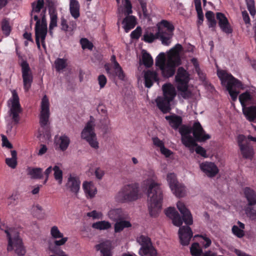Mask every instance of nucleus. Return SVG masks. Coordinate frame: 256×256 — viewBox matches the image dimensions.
<instances>
[{
	"mask_svg": "<svg viewBox=\"0 0 256 256\" xmlns=\"http://www.w3.org/2000/svg\"><path fill=\"white\" fill-rule=\"evenodd\" d=\"M182 142L188 148L196 147V154L203 157L206 156V150L198 145L196 142H204L210 138V135L206 134L200 122H195L192 126L182 125L179 128Z\"/></svg>",
	"mask_w": 256,
	"mask_h": 256,
	"instance_id": "obj_1",
	"label": "nucleus"
},
{
	"mask_svg": "<svg viewBox=\"0 0 256 256\" xmlns=\"http://www.w3.org/2000/svg\"><path fill=\"white\" fill-rule=\"evenodd\" d=\"M148 185V203L150 215L156 217L161 210L163 194L160 184L153 180L146 181Z\"/></svg>",
	"mask_w": 256,
	"mask_h": 256,
	"instance_id": "obj_2",
	"label": "nucleus"
},
{
	"mask_svg": "<svg viewBox=\"0 0 256 256\" xmlns=\"http://www.w3.org/2000/svg\"><path fill=\"white\" fill-rule=\"evenodd\" d=\"M182 50V46L177 44L169 51L166 64L160 68L164 78L172 77L176 72V68L181 64L180 52Z\"/></svg>",
	"mask_w": 256,
	"mask_h": 256,
	"instance_id": "obj_3",
	"label": "nucleus"
},
{
	"mask_svg": "<svg viewBox=\"0 0 256 256\" xmlns=\"http://www.w3.org/2000/svg\"><path fill=\"white\" fill-rule=\"evenodd\" d=\"M0 229L3 230L6 234L8 241L7 250L11 252L14 250L18 256L24 255L26 250L24 246L22 238L19 233L14 228H9L4 224L0 223Z\"/></svg>",
	"mask_w": 256,
	"mask_h": 256,
	"instance_id": "obj_4",
	"label": "nucleus"
},
{
	"mask_svg": "<svg viewBox=\"0 0 256 256\" xmlns=\"http://www.w3.org/2000/svg\"><path fill=\"white\" fill-rule=\"evenodd\" d=\"M176 206L182 217L174 208L170 207L165 210L166 215L172 220V224L177 226H180L183 222L187 225L192 224L193 220L192 214L184 202L178 201Z\"/></svg>",
	"mask_w": 256,
	"mask_h": 256,
	"instance_id": "obj_5",
	"label": "nucleus"
},
{
	"mask_svg": "<svg viewBox=\"0 0 256 256\" xmlns=\"http://www.w3.org/2000/svg\"><path fill=\"white\" fill-rule=\"evenodd\" d=\"M217 75L221 80L222 85L226 86L227 90L233 101H236L238 94V92L234 89V87L244 90V84L238 79L235 78L231 74L225 70H218Z\"/></svg>",
	"mask_w": 256,
	"mask_h": 256,
	"instance_id": "obj_6",
	"label": "nucleus"
},
{
	"mask_svg": "<svg viewBox=\"0 0 256 256\" xmlns=\"http://www.w3.org/2000/svg\"><path fill=\"white\" fill-rule=\"evenodd\" d=\"M139 185L137 183L124 186L116 196V200L119 202L134 201L138 198Z\"/></svg>",
	"mask_w": 256,
	"mask_h": 256,
	"instance_id": "obj_7",
	"label": "nucleus"
},
{
	"mask_svg": "<svg viewBox=\"0 0 256 256\" xmlns=\"http://www.w3.org/2000/svg\"><path fill=\"white\" fill-rule=\"evenodd\" d=\"M50 232L52 237L55 240L53 244H50V250L58 256H68L60 248V246L64 245L68 240V238L64 237L63 234L60 232L57 226H52Z\"/></svg>",
	"mask_w": 256,
	"mask_h": 256,
	"instance_id": "obj_8",
	"label": "nucleus"
},
{
	"mask_svg": "<svg viewBox=\"0 0 256 256\" xmlns=\"http://www.w3.org/2000/svg\"><path fill=\"white\" fill-rule=\"evenodd\" d=\"M94 118L90 116L89 121L82 132L81 138L86 140L91 147L97 149L98 148V142L96 140V134L94 132Z\"/></svg>",
	"mask_w": 256,
	"mask_h": 256,
	"instance_id": "obj_9",
	"label": "nucleus"
},
{
	"mask_svg": "<svg viewBox=\"0 0 256 256\" xmlns=\"http://www.w3.org/2000/svg\"><path fill=\"white\" fill-rule=\"evenodd\" d=\"M137 241L141 245L138 252L141 256H157L156 250L148 237L142 235L138 238Z\"/></svg>",
	"mask_w": 256,
	"mask_h": 256,
	"instance_id": "obj_10",
	"label": "nucleus"
},
{
	"mask_svg": "<svg viewBox=\"0 0 256 256\" xmlns=\"http://www.w3.org/2000/svg\"><path fill=\"white\" fill-rule=\"evenodd\" d=\"M166 180L172 191L176 197L182 198L185 196L186 187L178 181L176 175L174 173L168 174Z\"/></svg>",
	"mask_w": 256,
	"mask_h": 256,
	"instance_id": "obj_11",
	"label": "nucleus"
},
{
	"mask_svg": "<svg viewBox=\"0 0 256 256\" xmlns=\"http://www.w3.org/2000/svg\"><path fill=\"white\" fill-rule=\"evenodd\" d=\"M12 99L10 100L12 102V106L10 110V116L12 117L14 124H18L20 120V114L22 112L19 97L16 91L12 92Z\"/></svg>",
	"mask_w": 256,
	"mask_h": 256,
	"instance_id": "obj_12",
	"label": "nucleus"
},
{
	"mask_svg": "<svg viewBox=\"0 0 256 256\" xmlns=\"http://www.w3.org/2000/svg\"><path fill=\"white\" fill-rule=\"evenodd\" d=\"M20 66L22 68V78L23 80L24 89L28 92L31 88L33 82V75L29 64L26 60H23Z\"/></svg>",
	"mask_w": 256,
	"mask_h": 256,
	"instance_id": "obj_13",
	"label": "nucleus"
},
{
	"mask_svg": "<svg viewBox=\"0 0 256 256\" xmlns=\"http://www.w3.org/2000/svg\"><path fill=\"white\" fill-rule=\"evenodd\" d=\"M49 106L48 99L46 96H44L42 100L41 111L40 116V124L43 128L48 127L49 124L50 116Z\"/></svg>",
	"mask_w": 256,
	"mask_h": 256,
	"instance_id": "obj_14",
	"label": "nucleus"
},
{
	"mask_svg": "<svg viewBox=\"0 0 256 256\" xmlns=\"http://www.w3.org/2000/svg\"><path fill=\"white\" fill-rule=\"evenodd\" d=\"M104 68L110 78H114L118 76L120 80H124L125 78L124 73L119 64V66H112L110 63H106L104 65Z\"/></svg>",
	"mask_w": 256,
	"mask_h": 256,
	"instance_id": "obj_15",
	"label": "nucleus"
},
{
	"mask_svg": "<svg viewBox=\"0 0 256 256\" xmlns=\"http://www.w3.org/2000/svg\"><path fill=\"white\" fill-rule=\"evenodd\" d=\"M178 236L180 244L183 246H188L192 237V232L190 228L188 226L180 227Z\"/></svg>",
	"mask_w": 256,
	"mask_h": 256,
	"instance_id": "obj_16",
	"label": "nucleus"
},
{
	"mask_svg": "<svg viewBox=\"0 0 256 256\" xmlns=\"http://www.w3.org/2000/svg\"><path fill=\"white\" fill-rule=\"evenodd\" d=\"M200 168L201 170L210 178L215 176L219 171L217 166L212 162H203L200 164Z\"/></svg>",
	"mask_w": 256,
	"mask_h": 256,
	"instance_id": "obj_17",
	"label": "nucleus"
},
{
	"mask_svg": "<svg viewBox=\"0 0 256 256\" xmlns=\"http://www.w3.org/2000/svg\"><path fill=\"white\" fill-rule=\"evenodd\" d=\"M216 18L221 30L224 33L228 34L232 32L233 30L228 18L225 15L221 12L216 14Z\"/></svg>",
	"mask_w": 256,
	"mask_h": 256,
	"instance_id": "obj_18",
	"label": "nucleus"
},
{
	"mask_svg": "<svg viewBox=\"0 0 256 256\" xmlns=\"http://www.w3.org/2000/svg\"><path fill=\"white\" fill-rule=\"evenodd\" d=\"M70 142V138L66 134L60 136H56L54 138V144L56 149L62 152L66 151Z\"/></svg>",
	"mask_w": 256,
	"mask_h": 256,
	"instance_id": "obj_19",
	"label": "nucleus"
},
{
	"mask_svg": "<svg viewBox=\"0 0 256 256\" xmlns=\"http://www.w3.org/2000/svg\"><path fill=\"white\" fill-rule=\"evenodd\" d=\"M144 85L146 88H151L154 82H159L158 72L153 70H147L144 73Z\"/></svg>",
	"mask_w": 256,
	"mask_h": 256,
	"instance_id": "obj_20",
	"label": "nucleus"
},
{
	"mask_svg": "<svg viewBox=\"0 0 256 256\" xmlns=\"http://www.w3.org/2000/svg\"><path fill=\"white\" fill-rule=\"evenodd\" d=\"M189 76L188 72L183 67L178 68L175 76V80L178 83V86L188 84L190 81Z\"/></svg>",
	"mask_w": 256,
	"mask_h": 256,
	"instance_id": "obj_21",
	"label": "nucleus"
},
{
	"mask_svg": "<svg viewBox=\"0 0 256 256\" xmlns=\"http://www.w3.org/2000/svg\"><path fill=\"white\" fill-rule=\"evenodd\" d=\"M47 28L41 27L39 25L35 26L36 42L38 48H40V38L41 39L42 46L44 47L45 46L44 40L47 34Z\"/></svg>",
	"mask_w": 256,
	"mask_h": 256,
	"instance_id": "obj_22",
	"label": "nucleus"
},
{
	"mask_svg": "<svg viewBox=\"0 0 256 256\" xmlns=\"http://www.w3.org/2000/svg\"><path fill=\"white\" fill-rule=\"evenodd\" d=\"M108 216L111 220L116 222L119 220H126L128 215L122 208H114L108 212Z\"/></svg>",
	"mask_w": 256,
	"mask_h": 256,
	"instance_id": "obj_23",
	"label": "nucleus"
},
{
	"mask_svg": "<svg viewBox=\"0 0 256 256\" xmlns=\"http://www.w3.org/2000/svg\"><path fill=\"white\" fill-rule=\"evenodd\" d=\"M80 181L77 176H70L68 178L66 186L69 190L75 194H78L80 188Z\"/></svg>",
	"mask_w": 256,
	"mask_h": 256,
	"instance_id": "obj_24",
	"label": "nucleus"
},
{
	"mask_svg": "<svg viewBox=\"0 0 256 256\" xmlns=\"http://www.w3.org/2000/svg\"><path fill=\"white\" fill-rule=\"evenodd\" d=\"M47 2H48V7L50 16L49 29L52 30L54 27L57 26V12L56 8L54 6L53 1Z\"/></svg>",
	"mask_w": 256,
	"mask_h": 256,
	"instance_id": "obj_25",
	"label": "nucleus"
},
{
	"mask_svg": "<svg viewBox=\"0 0 256 256\" xmlns=\"http://www.w3.org/2000/svg\"><path fill=\"white\" fill-rule=\"evenodd\" d=\"M96 251H100V256H112L111 244L108 242H104L96 244L94 246Z\"/></svg>",
	"mask_w": 256,
	"mask_h": 256,
	"instance_id": "obj_26",
	"label": "nucleus"
},
{
	"mask_svg": "<svg viewBox=\"0 0 256 256\" xmlns=\"http://www.w3.org/2000/svg\"><path fill=\"white\" fill-rule=\"evenodd\" d=\"M173 34V32L166 31L164 29L158 28L157 32L158 39L160 40L162 44L165 46H168L170 44Z\"/></svg>",
	"mask_w": 256,
	"mask_h": 256,
	"instance_id": "obj_27",
	"label": "nucleus"
},
{
	"mask_svg": "<svg viewBox=\"0 0 256 256\" xmlns=\"http://www.w3.org/2000/svg\"><path fill=\"white\" fill-rule=\"evenodd\" d=\"M171 102L164 96H158L156 100L157 106L164 114L169 112L170 110V102Z\"/></svg>",
	"mask_w": 256,
	"mask_h": 256,
	"instance_id": "obj_28",
	"label": "nucleus"
},
{
	"mask_svg": "<svg viewBox=\"0 0 256 256\" xmlns=\"http://www.w3.org/2000/svg\"><path fill=\"white\" fill-rule=\"evenodd\" d=\"M163 96L169 100L172 101L176 93L174 87L170 83L162 86Z\"/></svg>",
	"mask_w": 256,
	"mask_h": 256,
	"instance_id": "obj_29",
	"label": "nucleus"
},
{
	"mask_svg": "<svg viewBox=\"0 0 256 256\" xmlns=\"http://www.w3.org/2000/svg\"><path fill=\"white\" fill-rule=\"evenodd\" d=\"M118 4V14L120 16L121 14H124L126 16L132 14V4L130 1H122V5L119 6L120 1H117Z\"/></svg>",
	"mask_w": 256,
	"mask_h": 256,
	"instance_id": "obj_30",
	"label": "nucleus"
},
{
	"mask_svg": "<svg viewBox=\"0 0 256 256\" xmlns=\"http://www.w3.org/2000/svg\"><path fill=\"white\" fill-rule=\"evenodd\" d=\"M244 192L248 204L246 206H252L256 204V192L252 188L246 187Z\"/></svg>",
	"mask_w": 256,
	"mask_h": 256,
	"instance_id": "obj_31",
	"label": "nucleus"
},
{
	"mask_svg": "<svg viewBox=\"0 0 256 256\" xmlns=\"http://www.w3.org/2000/svg\"><path fill=\"white\" fill-rule=\"evenodd\" d=\"M82 188L87 198H93L97 193V190L92 182H84Z\"/></svg>",
	"mask_w": 256,
	"mask_h": 256,
	"instance_id": "obj_32",
	"label": "nucleus"
},
{
	"mask_svg": "<svg viewBox=\"0 0 256 256\" xmlns=\"http://www.w3.org/2000/svg\"><path fill=\"white\" fill-rule=\"evenodd\" d=\"M165 118L168 122L170 126L174 130L179 128L182 122V117L176 114L167 116L165 117Z\"/></svg>",
	"mask_w": 256,
	"mask_h": 256,
	"instance_id": "obj_33",
	"label": "nucleus"
},
{
	"mask_svg": "<svg viewBox=\"0 0 256 256\" xmlns=\"http://www.w3.org/2000/svg\"><path fill=\"white\" fill-rule=\"evenodd\" d=\"M122 23L124 24V28L126 32L134 28L136 24V18L133 16H126Z\"/></svg>",
	"mask_w": 256,
	"mask_h": 256,
	"instance_id": "obj_34",
	"label": "nucleus"
},
{
	"mask_svg": "<svg viewBox=\"0 0 256 256\" xmlns=\"http://www.w3.org/2000/svg\"><path fill=\"white\" fill-rule=\"evenodd\" d=\"M240 148L244 158L246 159H252V158L254 154V150L248 143L246 142V144L240 147Z\"/></svg>",
	"mask_w": 256,
	"mask_h": 256,
	"instance_id": "obj_35",
	"label": "nucleus"
},
{
	"mask_svg": "<svg viewBox=\"0 0 256 256\" xmlns=\"http://www.w3.org/2000/svg\"><path fill=\"white\" fill-rule=\"evenodd\" d=\"M242 112L246 119L250 122H254L256 118V106H250L242 109Z\"/></svg>",
	"mask_w": 256,
	"mask_h": 256,
	"instance_id": "obj_36",
	"label": "nucleus"
},
{
	"mask_svg": "<svg viewBox=\"0 0 256 256\" xmlns=\"http://www.w3.org/2000/svg\"><path fill=\"white\" fill-rule=\"evenodd\" d=\"M239 100L242 106V109L246 108V105L250 103L252 100V96L249 91L246 90L239 96Z\"/></svg>",
	"mask_w": 256,
	"mask_h": 256,
	"instance_id": "obj_37",
	"label": "nucleus"
},
{
	"mask_svg": "<svg viewBox=\"0 0 256 256\" xmlns=\"http://www.w3.org/2000/svg\"><path fill=\"white\" fill-rule=\"evenodd\" d=\"M27 174L32 179H41L42 178V169L40 168L28 167Z\"/></svg>",
	"mask_w": 256,
	"mask_h": 256,
	"instance_id": "obj_38",
	"label": "nucleus"
},
{
	"mask_svg": "<svg viewBox=\"0 0 256 256\" xmlns=\"http://www.w3.org/2000/svg\"><path fill=\"white\" fill-rule=\"evenodd\" d=\"M132 226L130 222L126 220H122L116 221L114 225V230L116 233L120 232L124 228H128Z\"/></svg>",
	"mask_w": 256,
	"mask_h": 256,
	"instance_id": "obj_39",
	"label": "nucleus"
},
{
	"mask_svg": "<svg viewBox=\"0 0 256 256\" xmlns=\"http://www.w3.org/2000/svg\"><path fill=\"white\" fill-rule=\"evenodd\" d=\"M70 10L71 15L74 18L80 16V4L78 1H70Z\"/></svg>",
	"mask_w": 256,
	"mask_h": 256,
	"instance_id": "obj_40",
	"label": "nucleus"
},
{
	"mask_svg": "<svg viewBox=\"0 0 256 256\" xmlns=\"http://www.w3.org/2000/svg\"><path fill=\"white\" fill-rule=\"evenodd\" d=\"M142 64L146 68L151 67L154 63L153 59L150 54L146 51L142 52Z\"/></svg>",
	"mask_w": 256,
	"mask_h": 256,
	"instance_id": "obj_41",
	"label": "nucleus"
},
{
	"mask_svg": "<svg viewBox=\"0 0 256 256\" xmlns=\"http://www.w3.org/2000/svg\"><path fill=\"white\" fill-rule=\"evenodd\" d=\"M44 1H36L32 3V8L31 12V16L32 12H39L42 10V13H45L46 8H44Z\"/></svg>",
	"mask_w": 256,
	"mask_h": 256,
	"instance_id": "obj_42",
	"label": "nucleus"
},
{
	"mask_svg": "<svg viewBox=\"0 0 256 256\" xmlns=\"http://www.w3.org/2000/svg\"><path fill=\"white\" fill-rule=\"evenodd\" d=\"M111 224L110 222L102 220L94 222L92 224V228L98 230H106L111 228Z\"/></svg>",
	"mask_w": 256,
	"mask_h": 256,
	"instance_id": "obj_43",
	"label": "nucleus"
},
{
	"mask_svg": "<svg viewBox=\"0 0 256 256\" xmlns=\"http://www.w3.org/2000/svg\"><path fill=\"white\" fill-rule=\"evenodd\" d=\"M158 39L157 32L156 34L146 30L144 32L142 40L148 43H152L154 40Z\"/></svg>",
	"mask_w": 256,
	"mask_h": 256,
	"instance_id": "obj_44",
	"label": "nucleus"
},
{
	"mask_svg": "<svg viewBox=\"0 0 256 256\" xmlns=\"http://www.w3.org/2000/svg\"><path fill=\"white\" fill-rule=\"evenodd\" d=\"M178 90L180 92L181 96L184 99L188 98L192 96V92L188 90V84L178 86Z\"/></svg>",
	"mask_w": 256,
	"mask_h": 256,
	"instance_id": "obj_45",
	"label": "nucleus"
},
{
	"mask_svg": "<svg viewBox=\"0 0 256 256\" xmlns=\"http://www.w3.org/2000/svg\"><path fill=\"white\" fill-rule=\"evenodd\" d=\"M190 61H191L192 64H193V66L195 70H196V72L197 73V74H198V76H199L201 80L204 79L205 75L202 72L200 68L199 64H198L197 58H193L192 59H191Z\"/></svg>",
	"mask_w": 256,
	"mask_h": 256,
	"instance_id": "obj_46",
	"label": "nucleus"
},
{
	"mask_svg": "<svg viewBox=\"0 0 256 256\" xmlns=\"http://www.w3.org/2000/svg\"><path fill=\"white\" fill-rule=\"evenodd\" d=\"M166 60L165 54L164 52H160L156 59V66L160 69L166 64Z\"/></svg>",
	"mask_w": 256,
	"mask_h": 256,
	"instance_id": "obj_47",
	"label": "nucleus"
},
{
	"mask_svg": "<svg viewBox=\"0 0 256 256\" xmlns=\"http://www.w3.org/2000/svg\"><path fill=\"white\" fill-rule=\"evenodd\" d=\"M55 68L58 72H60L67 66L66 60L61 58H58L54 62Z\"/></svg>",
	"mask_w": 256,
	"mask_h": 256,
	"instance_id": "obj_48",
	"label": "nucleus"
},
{
	"mask_svg": "<svg viewBox=\"0 0 256 256\" xmlns=\"http://www.w3.org/2000/svg\"><path fill=\"white\" fill-rule=\"evenodd\" d=\"M161 26H159L158 28L164 29L166 31L173 32L174 27L173 24L166 20H162L160 23Z\"/></svg>",
	"mask_w": 256,
	"mask_h": 256,
	"instance_id": "obj_49",
	"label": "nucleus"
},
{
	"mask_svg": "<svg viewBox=\"0 0 256 256\" xmlns=\"http://www.w3.org/2000/svg\"><path fill=\"white\" fill-rule=\"evenodd\" d=\"M52 170L54 171L55 180L58 182V184H61L62 181V171L57 166H55Z\"/></svg>",
	"mask_w": 256,
	"mask_h": 256,
	"instance_id": "obj_50",
	"label": "nucleus"
},
{
	"mask_svg": "<svg viewBox=\"0 0 256 256\" xmlns=\"http://www.w3.org/2000/svg\"><path fill=\"white\" fill-rule=\"evenodd\" d=\"M190 250L192 255L193 256H200L202 253V250L198 242L192 244Z\"/></svg>",
	"mask_w": 256,
	"mask_h": 256,
	"instance_id": "obj_51",
	"label": "nucleus"
},
{
	"mask_svg": "<svg viewBox=\"0 0 256 256\" xmlns=\"http://www.w3.org/2000/svg\"><path fill=\"white\" fill-rule=\"evenodd\" d=\"M244 210L246 214L250 220L256 221V209L252 206H246Z\"/></svg>",
	"mask_w": 256,
	"mask_h": 256,
	"instance_id": "obj_52",
	"label": "nucleus"
},
{
	"mask_svg": "<svg viewBox=\"0 0 256 256\" xmlns=\"http://www.w3.org/2000/svg\"><path fill=\"white\" fill-rule=\"evenodd\" d=\"M2 29L4 34L8 36L11 32V28L10 26L9 22L6 18L4 19L2 22Z\"/></svg>",
	"mask_w": 256,
	"mask_h": 256,
	"instance_id": "obj_53",
	"label": "nucleus"
},
{
	"mask_svg": "<svg viewBox=\"0 0 256 256\" xmlns=\"http://www.w3.org/2000/svg\"><path fill=\"white\" fill-rule=\"evenodd\" d=\"M80 44L83 50L88 49L92 50L93 48V44L86 38H82L80 40Z\"/></svg>",
	"mask_w": 256,
	"mask_h": 256,
	"instance_id": "obj_54",
	"label": "nucleus"
},
{
	"mask_svg": "<svg viewBox=\"0 0 256 256\" xmlns=\"http://www.w3.org/2000/svg\"><path fill=\"white\" fill-rule=\"evenodd\" d=\"M196 10L198 14V19L200 20H204V14L201 6V1H194Z\"/></svg>",
	"mask_w": 256,
	"mask_h": 256,
	"instance_id": "obj_55",
	"label": "nucleus"
},
{
	"mask_svg": "<svg viewBox=\"0 0 256 256\" xmlns=\"http://www.w3.org/2000/svg\"><path fill=\"white\" fill-rule=\"evenodd\" d=\"M232 232L235 236L239 238L243 237L244 235V231L235 225L232 228Z\"/></svg>",
	"mask_w": 256,
	"mask_h": 256,
	"instance_id": "obj_56",
	"label": "nucleus"
},
{
	"mask_svg": "<svg viewBox=\"0 0 256 256\" xmlns=\"http://www.w3.org/2000/svg\"><path fill=\"white\" fill-rule=\"evenodd\" d=\"M247 7L252 16H254L256 14V10L254 6V1H246Z\"/></svg>",
	"mask_w": 256,
	"mask_h": 256,
	"instance_id": "obj_57",
	"label": "nucleus"
},
{
	"mask_svg": "<svg viewBox=\"0 0 256 256\" xmlns=\"http://www.w3.org/2000/svg\"><path fill=\"white\" fill-rule=\"evenodd\" d=\"M98 80L100 88H104L107 82V78L103 74L98 76Z\"/></svg>",
	"mask_w": 256,
	"mask_h": 256,
	"instance_id": "obj_58",
	"label": "nucleus"
},
{
	"mask_svg": "<svg viewBox=\"0 0 256 256\" xmlns=\"http://www.w3.org/2000/svg\"><path fill=\"white\" fill-rule=\"evenodd\" d=\"M141 34L142 28L138 26L136 30L131 32L130 36L132 39L138 40L140 38Z\"/></svg>",
	"mask_w": 256,
	"mask_h": 256,
	"instance_id": "obj_59",
	"label": "nucleus"
},
{
	"mask_svg": "<svg viewBox=\"0 0 256 256\" xmlns=\"http://www.w3.org/2000/svg\"><path fill=\"white\" fill-rule=\"evenodd\" d=\"M242 19L245 24L246 25L247 27H249L251 25V24L248 12L246 10H244L242 12Z\"/></svg>",
	"mask_w": 256,
	"mask_h": 256,
	"instance_id": "obj_60",
	"label": "nucleus"
},
{
	"mask_svg": "<svg viewBox=\"0 0 256 256\" xmlns=\"http://www.w3.org/2000/svg\"><path fill=\"white\" fill-rule=\"evenodd\" d=\"M6 164L12 168H14L17 166V160L14 158H6Z\"/></svg>",
	"mask_w": 256,
	"mask_h": 256,
	"instance_id": "obj_61",
	"label": "nucleus"
},
{
	"mask_svg": "<svg viewBox=\"0 0 256 256\" xmlns=\"http://www.w3.org/2000/svg\"><path fill=\"white\" fill-rule=\"evenodd\" d=\"M153 144L156 147L160 148L164 146V142L159 139L158 137H154L152 138Z\"/></svg>",
	"mask_w": 256,
	"mask_h": 256,
	"instance_id": "obj_62",
	"label": "nucleus"
},
{
	"mask_svg": "<svg viewBox=\"0 0 256 256\" xmlns=\"http://www.w3.org/2000/svg\"><path fill=\"white\" fill-rule=\"evenodd\" d=\"M60 25L62 30L64 32L68 30L69 26L67 22V20L64 17H62L60 18Z\"/></svg>",
	"mask_w": 256,
	"mask_h": 256,
	"instance_id": "obj_63",
	"label": "nucleus"
},
{
	"mask_svg": "<svg viewBox=\"0 0 256 256\" xmlns=\"http://www.w3.org/2000/svg\"><path fill=\"white\" fill-rule=\"evenodd\" d=\"M200 236L204 240L202 244L205 248H207L210 246L212 244V241L210 238H209L206 236V235H200Z\"/></svg>",
	"mask_w": 256,
	"mask_h": 256,
	"instance_id": "obj_64",
	"label": "nucleus"
}]
</instances>
